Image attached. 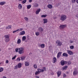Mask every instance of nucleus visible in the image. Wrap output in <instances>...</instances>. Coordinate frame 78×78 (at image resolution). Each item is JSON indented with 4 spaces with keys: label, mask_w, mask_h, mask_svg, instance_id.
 <instances>
[{
    "label": "nucleus",
    "mask_w": 78,
    "mask_h": 78,
    "mask_svg": "<svg viewBox=\"0 0 78 78\" xmlns=\"http://www.w3.org/2000/svg\"><path fill=\"white\" fill-rule=\"evenodd\" d=\"M68 65H70L71 64V62L69 61L68 62Z\"/></svg>",
    "instance_id": "obj_42"
},
{
    "label": "nucleus",
    "mask_w": 78,
    "mask_h": 78,
    "mask_svg": "<svg viewBox=\"0 0 78 78\" xmlns=\"http://www.w3.org/2000/svg\"><path fill=\"white\" fill-rule=\"evenodd\" d=\"M70 48L71 49H73V48H74V46L73 45L70 46Z\"/></svg>",
    "instance_id": "obj_37"
},
{
    "label": "nucleus",
    "mask_w": 78,
    "mask_h": 78,
    "mask_svg": "<svg viewBox=\"0 0 78 78\" xmlns=\"http://www.w3.org/2000/svg\"><path fill=\"white\" fill-rule=\"evenodd\" d=\"M61 54H62V52H58V53L57 55V58H59L60 56L61 55Z\"/></svg>",
    "instance_id": "obj_6"
},
{
    "label": "nucleus",
    "mask_w": 78,
    "mask_h": 78,
    "mask_svg": "<svg viewBox=\"0 0 78 78\" xmlns=\"http://www.w3.org/2000/svg\"><path fill=\"white\" fill-rule=\"evenodd\" d=\"M6 30H8V29H9V27H6Z\"/></svg>",
    "instance_id": "obj_53"
},
{
    "label": "nucleus",
    "mask_w": 78,
    "mask_h": 78,
    "mask_svg": "<svg viewBox=\"0 0 78 78\" xmlns=\"http://www.w3.org/2000/svg\"><path fill=\"white\" fill-rule=\"evenodd\" d=\"M60 5H61V3H59L58 4H56V6H59Z\"/></svg>",
    "instance_id": "obj_46"
},
{
    "label": "nucleus",
    "mask_w": 78,
    "mask_h": 78,
    "mask_svg": "<svg viewBox=\"0 0 78 78\" xmlns=\"http://www.w3.org/2000/svg\"><path fill=\"white\" fill-rule=\"evenodd\" d=\"M25 40H26V37L25 36H24L22 37V41H25Z\"/></svg>",
    "instance_id": "obj_25"
},
{
    "label": "nucleus",
    "mask_w": 78,
    "mask_h": 78,
    "mask_svg": "<svg viewBox=\"0 0 78 78\" xmlns=\"http://www.w3.org/2000/svg\"><path fill=\"white\" fill-rule=\"evenodd\" d=\"M67 69V66H66L64 67H63L62 69V70H66Z\"/></svg>",
    "instance_id": "obj_17"
},
{
    "label": "nucleus",
    "mask_w": 78,
    "mask_h": 78,
    "mask_svg": "<svg viewBox=\"0 0 78 78\" xmlns=\"http://www.w3.org/2000/svg\"><path fill=\"white\" fill-rule=\"evenodd\" d=\"M76 2L77 3H78V0H77L76 1Z\"/></svg>",
    "instance_id": "obj_56"
},
{
    "label": "nucleus",
    "mask_w": 78,
    "mask_h": 78,
    "mask_svg": "<svg viewBox=\"0 0 78 78\" xmlns=\"http://www.w3.org/2000/svg\"><path fill=\"white\" fill-rule=\"evenodd\" d=\"M19 48H16L15 49V51H16V52H19Z\"/></svg>",
    "instance_id": "obj_41"
},
{
    "label": "nucleus",
    "mask_w": 78,
    "mask_h": 78,
    "mask_svg": "<svg viewBox=\"0 0 78 78\" xmlns=\"http://www.w3.org/2000/svg\"><path fill=\"white\" fill-rule=\"evenodd\" d=\"M40 73H39V71H37L36 73H35V75H38V74H39Z\"/></svg>",
    "instance_id": "obj_30"
},
{
    "label": "nucleus",
    "mask_w": 78,
    "mask_h": 78,
    "mask_svg": "<svg viewBox=\"0 0 78 78\" xmlns=\"http://www.w3.org/2000/svg\"><path fill=\"white\" fill-rule=\"evenodd\" d=\"M56 57H54L53 59V63H55L56 62Z\"/></svg>",
    "instance_id": "obj_11"
},
{
    "label": "nucleus",
    "mask_w": 78,
    "mask_h": 78,
    "mask_svg": "<svg viewBox=\"0 0 78 78\" xmlns=\"http://www.w3.org/2000/svg\"><path fill=\"white\" fill-rule=\"evenodd\" d=\"M40 33L39 32H37L35 33V34L36 36H39V35Z\"/></svg>",
    "instance_id": "obj_35"
},
{
    "label": "nucleus",
    "mask_w": 78,
    "mask_h": 78,
    "mask_svg": "<svg viewBox=\"0 0 78 78\" xmlns=\"http://www.w3.org/2000/svg\"><path fill=\"white\" fill-rule=\"evenodd\" d=\"M72 3H74L76 2V0H72Z\"/></svg>",
    "instance_id": "obj_39"
},
{
    "label": "nucleus",
    "mask_w": 78,
    "mask_h": 78,
    "mask_svg": "<svg viewBox=\"0 0 78 78\" xmlns=\"http://www.w3.org/2000/svg\"><path fill=\"white\" fill-rule=\"evenodd\" d=\"M29 2L30 3H31L32 2V0H29Z\"/></svg>",
    "instance_id": "obj_52"
},
{
    "label": "nucleus",
    "mask_w": 78,
    "mask_h": 78,
    "mask_svg": "<svg viewBox=\"0 0 78 78\" xmlns=\"http://www.w3.org/2000/svg\"><path fill=\"white\" fill-rule=\"evenodd\" d=\"M21 50H20L19 51V53L20 55H21V54H22V53H23L24 51H23V50H24V49L23 48H21Z\"/></svg>",
    "instance_id": "obj_2"
},
{
    "label": "nucleus",
    "mask_w": 78,
    "mask_h": 78,
    "mask_svg": "<svg viewBox=\"0 0 78 78\" xmlns=\"http://www.w3.org/2000/svg\"><path fill=\"white\" fill-rule=\"evenodd\" d=\"M76 17L78 18V14L76 15Z\"/></svg>",
    "instance_id": "obj_58"
},
{
    "label": "nucleus",
    "mask_w": 78,
    "mask_h": 78,
    "mask_svg": "<svg viewBox=\"0 0 78 78\" xmlns=\"http://www.w3.org/2000/svg\"><path fill=\"white\" fill-rule=\"evenodd\" d=\"M9 62V61H8V60H7L6 61H5V63H6V64H8V63Z\"/></svg>",
    "instance_id": "obj_48"
},
{
    "label": "nucleus",
    "mask_w": 78,
    "mask_h": 78,
    "mask_svg": "<svg viewBox=\"0 0 78 78\" xmlns=\"http://www.w3.org/2000/svg\"><path fill=\"white\" fill-rule=\"evenodd\" d=\"M20 30L21 31H22V30H23V29L22 28H20Z\"/></svg>",
    "instance_id": "obj_57"
},
{
    "label": "nucleus",
    "mask_w": 78,
    "mask_h": 78,
    "mask_svg": "<svg viewBox=\"0 0 78 78\" xmlns=\"http://www.w3.org/2000/svg\"><path fill=\"white\" fill-rule=\"evenodd\" d=\"M38 30L41 33H42L44 31V29L42 27H40L38 28Z\"/></svg>",
    "instance_id": "obj_8"
},
{
    "label": "nucleus",
    "mask_w": 78,
    "mask_h": 78,
    "mask_svg": "<svg viewBox=\"0 0 78 78\" xmlns=\"http://www.w3.org/2000/svg\"><path fill=\"white\" fill-rule=\"evenodd\" d=\"M34 69L37 68V65H36V64H34Z\"/></svg>",
    "instance_id": "obj_36"
},
{
    "label": "nucleus",
    "mask_w": 78,
    "mask_h": 78,
    "mask_svg": "<svg viewBox=\"0 0 78 78\" xmlns=\"http://www.w3.org/2000/svg\"><path fill=\"white\" fill-rule=\"evenodd\" d=\"M70 43H73V41H71Z\"/></svg>",
    "instance_id": "obj_61"
},
{
    "label": "nucleus",
    "mask_w": 78,
    "mask_h": 78,
    "mask_svg": "<svg viewBox=\"0 0 78 78\" xmlns=\"http://www.w3.org/2000/svg\"><path fill=\"white\" fill-rule=\"evenodd\" d=\"M31 7V5H28L27 6V9H30Z\"/></svg>",
    "instance_id": "obj_27"
},
{
    "label": "nucleus",
    "mask_w": 78,
    "mask_h": 78,
    "mask_svg": "<svg viewBox=\"0 0 78 78\" xmlns=\"http://www.w3.org/2000/svg\"><path fill=\"white\" fill-rule=\"evenodd\" d=\"M78 74V71H77V70L76 69H75L74 71L73 72V75H76Z\"/></svg>",
    "instance_id": "obj_7"
},
{
    "label": "nucleus",
    "mask_w": 78,
    "mask_h": 78,
    "mask_svg": "<svg viewBox=\"0 0 78 78\" xmlns=\"http://www.w3.org/2000/svg\"><path fill=\"white\" fill-rule=\"evenodd\" d=\"M26 2H27V0H24L22 1V3L23 4H24V3H25Z\"/></svg>",
    "instance_id": "obj_32"
},
{
    "label": "nucleus",
    "mask_w": 78,
    "mask_h": 78,
    "mask_svg": "<svg viewBox=\"0 0 78 78\" xmlns=\"http://www.w3.org/2000/svg\"><path fill=\"white\" fill-rule=\"evenodd\" d=\"M14 70H17V65H16L15 66V67L14 68Z\"/></svg>",
    "instance_id": "obj_40"
},
{
    "label": "nucleus",
    "mask_w": 78,
    "mask_h": 78,
    "mask_svg": "<svg viewBox=\"0 0 78 78\" xmlns=\"http://www.w3.org/2000/svg\"><path fill=\"white\" fill-rule=\"evenodd\" d=\"M24 19L25 20L26 22H28V18H27V17H25L24 18Z\"/></svg>",
    "instance_id": "obj_34"
},
{
    "label": "nucleus",
    "mask_w": 78,
    "mask_h": 78,
    "mask_svg": "<svg viewBox=\"0 0 78 78\" xmlns=\"http://www.w3.org/2000/svg\"><path fill=\"white\" fill-rule=\"evenodd\" d=\"M2 71H3V68L0 67V72H2Z\"/></svg>",
    "instance_id": "obj_31"
},
{
    "label": "nucleus",
    "mask_w": 78,
    "mask_h": 78,
    "mask_svg": "<svg viewBox=\"0 0 78 78\" xmlns=\"http://www.w3.org/2000/svg\"><path fill=\"white\" fill-rule=\"evenodd\" d=\"M43 20L44 21V23H47V22H48V20H47V19H43Z\"/></svg>",
    "instance_id": "obj_10"
},
{
    "label": "nucleus",
    "mask_w": 78,
    "mask_h": 78,
    "mask_svg": "<svg viewBox=\"0 0 78 78\" xmlns=\"http://www.w3.org/2000/svg\"><path fill=\"white\" fill-rule=\"evenodd\" d=\"M62 55L63 56H66V57H67L68 56V54L65 53H63Z\"/></svg>",
    "instance_id": "obj_21"
},
{
    "label": "nucleus",
    "mask_w": 78,
    "mask_h": 78,
    "mask_svg": "<svg viewBox=\"0 0 78 78\" xmlns=\"http://www.w3.org/2000/svg\"><path fill=\"white\" fill-rule=\"evenodd\" d=\"M65 62V64H67V61H64Z\"/></svg>",
    "instance_id": "obj_55"
},
{
    "label": "nucleus",
    "mask_w": 78,
    "mask_h": 78,
    "mask_svg": "<svg viewBox=\"0 0 78 78\" xmlns=\"http://www.w3.org/2000/svg\"><path fill=\"white\" fill-rule=\"evenodd\" d=\"M63 77H66V75L65 74V73H64L63 75Z\"/></svg>",
    "instance_id": "obj_45"
},
{
    "label": "nucleus",
    "mask_w": 78,
    "mask_h": 78,
    "mask_svg": "<svg viewBox=\"0 0 78 78\" xmlns=\"http://www.w3.org/2000/svg\"><path fill=\"white\" fill-rule=\"evenodd\" d=\"M17 60L18 61H20V58H17Z\"/></svg>",
    "instance_id": "obj_47"
},
{
    "label": "nucleus",
    "mask_w": 78,
    "mask_h": 78,
    "mask_svg": "<svg viewBox=\"0 0 78 78\" xmlns=\"http://www.w3.org/2000/svg\"><path fill=\"white\" fill-rule=\"evenodd\" d=\"M16 58V55H15V56L12 57V59H15Z\"/></svg>",
    "instance_id": "obj_44"
},
{
    "label": "nucleus",
    "mask_w": 78,
    "mask_h": 78,
    "mask_svg": "<svg viewBox=\"0 0 78 78\" xmlns=\"http://www.w3.org/2000/svg\"><path fill=\"white\" fill-rule=\"evenodd\" d=\"M67 52L69 55H73V52L71 51L67 50Z\"/></svg>",
    "instance_id": "obj_4"
},
{
    "label": "nucleus",
    "mask_w": 78,
    "mask_h": 78,
    "mask_svg": "<svg viewBox=\"0 0 78 78\" xmlns=\"http://www.w3.org/2000/svg\"><path fill=\"white\" fill-rule=\"evenodd\" d=\"M30 64L29 62H26L25 63V66H28Z\"/></svg>",
    "instance_id": "obj_13"
},
{
    "label": "nucleus",
    "mask_w": 78,
    "mask_h": 78,
    "mask_svg": "<svg viewBox=\"0 0 78 78\" xmlns=\"http://www.w3.org/2000/svg\"><path fill=\"white\" fill-rule=\"evenodd\" d=\"M40 47H41V48H44L45 47V44H42L41 45H39Z\"/></svg>",
    "instance_id": "obj_23"
},
{
    "label": "nucleus",
    "mask_w": 78,
    "mask_h": 78,
    "mask_svg": "<svg viewBox=\"0 0 78 78\" xmlns=\"http://www.w3.org/2000/svg\"><path fill=\"white\" fill-rule=\"evenodd\" d=\"M36 78H39V76H36Z\"/></svg>",
    "instance_id": "obj_54"
},
{
    "label": "nucleus",
    "mask_w": 78,
    "mask_h": 78,
    "mask_svg": "<svg viewBox=\"0 0 78 78\" xmlns=\"http://www.w3.org/2000/svg\"><path fill=\"white\" fill-rule=\"evenodd\" d=\"M38 6H39V5H38V4H37V3H35L34 4V7L37 8V7Z\"/></svg>",
    "instance_id": "obj_24"
},
{
    "label": "nucleus",
    "mask_w": 78,
    "mask_h": 78,
    "mask_svg": "<svg viewBox=\"0 0 78 78\" xmlns=\"http://www.w3.org/2000/svg\"><path fill=\"white\" fill-rule=\"evenodd\" d=\"M25 34V31H22L21 32V34H20V35H24Z\"/></svg>",
    "instance_id": "obj_20"
},
{
    "label": "nucleus",
    "mask_w": 78,
    "mask_h": 78,
    "mask_svg": "<svg viewBox=\"0 0 78 78\" xmlns=\"http://www.w3.org/2000/svg\"><path fill=\"white\" fill-rule=\"evenodd\" d=\"M48 7L49 9H51V8H53V6H52V5H48Z\"/></svg>",
    "instance_id": "obj_15"
},
{
    "label": "nucleus",
    "mask_w": 78,
    "mask_h": 78,
    "mask_svg": "<svg viewBox=\"0 0 78 78\" xmlns=\"http://www.w3.org/2000/svg\"><path fill=\"white\" fill-rule=\"evenodd\" d=\"M5 41L6 42H8L9 41V38L5 39Z\"/></svg>",
    "instance_id": "obj_28"
},
{
    "label": "nucleus",
    "mask_w": 78,
    "mask_h": 78,
    "mask_svg": "<svg viewBox=\"0 0 78 78\" xmlns=\"http://www.w3.org/2000/svg\"><path fill=\"white\" fill-rule=\"evenodd\" d=\"M61 64L62 66H64L65 64V62L63 60H62L61 62Z\"/></svg>",
    "instance_id": "obj_12"
},
{
    "label": "nucleus",
    "mask_w": 78,
    "mask_h": 78,
    "mask_svg": "<svg viewBox=\"0 0 78 78\" xmlns=\"http://www.w3.org/2000/svg\"><path fill=\"white\" fill-rule=\"evenodd\" d=\"M5 39H8L9 38V35H6L5 36Z\"/></svg>",
    "instance_id": "obj_26"
},
{
    "label": "nucleus",
    "mask_w": 78,
    "mask_h": 78,
    "mask_svg": "<svg viewBox=\"0 0 78 78\" xmlns=\"http://www.w3.org/2000/svg\"><path fill=\"white\" fill-rule=\"evenodd\" d=\"M57 41V42L56 41V43H57V42H58V46H59V47L61 46V45H62V43H61V42L60 41Z\"/></svg>",
    "instance_id": "obj_5"
},
{
    "label": "nucleus",
    "mask_w": 78,
    "mask_h": 78,
    "mask_svg": "<svg viewBox=\"0 0 78 78\" xmlns=\"http://www.w3.org/2000/svg\"><path fill=\"white\" fill-rule=\"evenodd\" d=\"M22 0H19V1H22Z\"/></svg>",
    "instance_id": "obj_62"
},
{
    "label": "nucleus",
    "mask_w": 78,
    "mask_h": 78,
    "mask_svg": "<svg viewBox=\"0 0 78 78\" xmlns=\"http://www.w3.org/2000/svg\"><path fill=\"white\" fill-rule=\"evenodd\" d=\"M1 51V49H0V51Z\"/></svg>",
    "instance_id": "obj_63"
},
{
    "label": "nucleus",
    "mask_w": 78,
    "mask_h": 78,
    "mask_svg": "<svg viewBox=\"0 0 78 78\" xmlns=\"http://www.w3.org/2000/svg\"><path fill=\"white\" fill-rule=\"evenodd\" d=\"M66 25H62L59 27V28L60 29H64V28L66 27Z\"/></svg>",
    "instance_id": "obj_3"
},
{
    "label": "nucleus",
    "mask_w": 78,
    "mask_h": 78,
    "mask_svg": "<svg viewBox=\"0 0 78 78\" xmlns=\"http://www.w3.org/2000/svg\"><path fill=\"white\" fill-rule=\"evenodd\" d=\"M2 78H6V77L5 76H3Z\"/></svg>",
    "instance_id": "obj_60"
},
{
    "label": "nucleus",
    "mask_w": 78,
    "mask_h": 78,
    "mask_svg": "<svg viewBox=\"0 0 78 78\" xmlns=\"http://www.w3.org/2000/svg\"><path fill=\"white\" fill-rule=\"evenodd\" d=\"M18 50H21V48H18Z\"/></svg>",
    "instance_id": "obj_59"
},
{
    "label": "nucleus",
    "mask_w": 78,
    "mask_h": 78,
    "mask_svg": "<svg viewBox=\"0 0 78 78\" xmlns=\"http://www.w3.org/2000/svg\"><path fill=\"white\" fill-rule=\"evenodd\" d=\"M46 16H47V15H41V17H46Z\"/></svg>",
    "instance_id": "obj_33"
},
{
    "label": "nucleus",
    "mask_w": 78,
    "mask_h": 78,
    "mask_svg": "<svg viewBox=\"0 0 78 78\" xmlns=\"http://www.w3.org/2000/svg\"><path fill=\"white\" fill-rule=\"evenodd\" d=\"M57 73L58 76L59 77L61 75V72L60 71H58Z\"/></svg>",
    "instance_id": "obj_9"
},
{
    "label": "nucleus",
    "mask_w": 78,
    "mask_h": 78,
    "mask_svg": "<svg viewBox=\"0 0 78 78\" xmlns=\"http://www.w3.org/2000/svg\"><path fill=\"white\" fill-rule=\"evenodd\" d=\"M21 61H23L24 60H25V57H21Z\"/></svg>",
    "instance_id": "obj_29"
},
{
    "label": "nucleus",
    "mask_w": 78,
    "mask_h": 78,
    "mask_svg": "<svg viewBox=\"0 0 78 78\" xmlns=\"http://www.w3.org/2000/svg\"><path fill=\"white\" fill-rule=\"evenodd\" d=\"M19 30V29H18L16 30H14L12 32L13 33H16L17 31H18Z\"/></svg>",
    "instance_id": "obj_38"
},
{
    "label": "nucleus",
    "mask_w": 78,
    "mask_h": 78,
    "mask_svg": "<svg viewBox=\"0 0 78 78\" xmlns=\"http://www.w3.org/2000/svg\"><path fill=\"white\" fill-rule=\"evenodd\" d=\"M6 3V2H0V5H5Z\"/></svg>",
    "instance_id": "obj_22"
},
{
    "label": "nucleus",
    "mask_w": 78,
    "mask_h": 78,
    "mask_svg": "<svg viewBox=\"0 0 78 78\" xmlns=\"http://www.w3.org/2000/svg\"><path fill=\"white\" fill-rule=\"evenodd\" d=\"M21 43V40L20 39H19L17 41V44H20Z\"/></svg>",
    "instance_id": "obj_14"
},
{
    "label": "nucleus",
    "mask_w": 78,
    "mask_h": 78,
    "mask_svg": "<svg viewBox=\"0 0 78 78\" xmlns=\"http://www.w3.org/2000/svg\"><path fill=\"white\" fill-rule=\"evenodd\" d=\"M40 11H41V9H38L37 11H36V14H39V12H40Z\"/></svg>",
    "instance_id": "obj_19"
},
{
    "label": "nucleus",
    "mask_w": 78,
    "mask_h": 78,
    "mask_svg": "<svg viewBox=\"0 0 78 78\" xmlns=\"http://www.w3.org/2000/svg\"><path fill=\"white\" fill-rule=\"evenodd\" d=\"M43 69H44V70L45 71L46 70V68L45 67H43Z\"/></svg>",
    "instance_id": "obj_49"
},
{
    "label": "nucleus",
    "mask_w": 78,
    "mask_h": 78,
    "mask_svg": "<svg viewBox=\"0 0 78 78\" xmlns=\"http://www.w3.org/2000/svg\"><path fill=\"white\" fill-rule=\"evenodd\" d=\"M8 27L9 28H11V25H9L8 26Z\"/></svg>",
    "instance_id": "obj_51"
},
{
    "label": "nucleus",
    "mask_w": 78,
    "mask_h": 78,
    "mask_svg": "<svg viewBox=\"0 0 78 78\" xmlns=\"http://www.w3.org/2000/svg\"><path fill=\"white\" fill-rule=\"evenodd\" d=\"M44 72V70L42 69L41 70V72Z\"/></svg>",
    "instance_id": "obj_50"
},
{
    "label": "nucleus",
    "mask_w": 78,
    "mask_h": 78,
    "mask_svg": "<svg viewBox=\"0 0 78 78\" xmlns=\"http://www.w3.org/2000/svg\"><path fill=\"white\" fill-rule=\"evenodd\" d=\"M37 70L38 71V72H39V73H40V72H41V69H37Z\"/></svg>",
    "instance_id": "obj_43"
},
{
    "label": "nucleus",
    "mask_w": 78,
    "mask_h": 78,
    "mask_svg": "<svg viewBox=\"0 0 78 78\" xmlns=\"http://www.w3.org/2000/svg\"><path fill=\"white\" fill-rule=\"evenodd\" d=\"M67 19V16L65 15H62L61 16L60 20L62 21H64Z\"/></svg>",
    "instance_id": "obj_1"
},
{
    "label": "nucleus",
    "mask_w": 78,
    "mask_h": 78,
    "mask_svg": "<svg viewBox=\"0 0 78 78\" xmlns=\"http://www.w3.org/2000/svg\"><path fill=\"white\" fill-rule=\"evenodd\" d=\"M1 64H2V63H0V65Z\"/></svg>",
    "instance_id": "obj_64"
},
{
    "label": "nucleus",
    "mask_w": 78,
    "mask_h": 78,
    "mask_svg": "<svg viewBox=\"0 0 78 78\" xmlns=\"http://www.w3.org/2000/svg\"><path fill=\"white\" fill-rule=\"evenodd\" d=\"M18 68H21L22 67V64L21 63H19L18 64Z\"/></svg>",
    "instance_id": "obj_18"
},
{
    "label": "nucleus",
    "mask_w": 78,
    "mask_h": 78,
    "mask_svg": "<svg viewBox=\"0 0 78 78\" xmlns=\"http://www.w3.org/2000/svg\"><path fill=\"white\" fill-rule=\"evenodd\" d=\"M18 8L20 9H21L22 8V5L21 4H19L18 5Z\"/></svg>",
    "instance_id": "obj_16"
}]
</instances>
